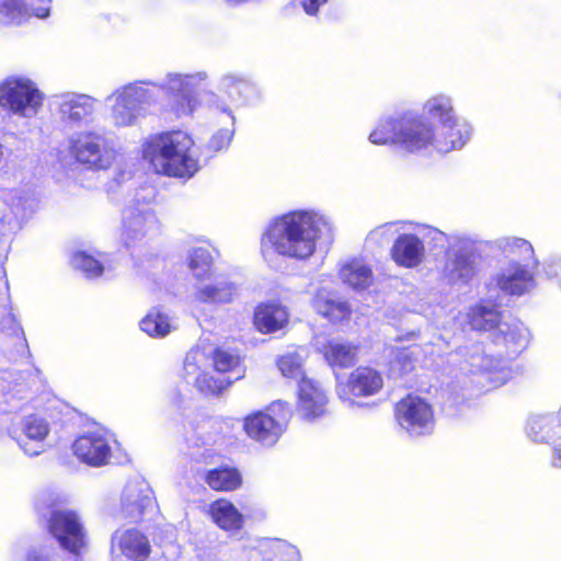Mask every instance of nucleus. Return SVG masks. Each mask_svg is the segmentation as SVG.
I'll list each match as a JSON object with an SVG mask.
<instances>
[{
	"mask_svg": "<svg viewBox=\"0 0 561 561\" xmlns=\"http://www.w3.org/2000/svg\"><path fill=\"white\" fill-rule=\"evenodd\" d=\"M262 236L263 252L272 250L297 261L310 259L320 242L333 239L332 219L319 209H297L271 220Z\"/></svg>",
	"mask_w": 561,
	"mask_h": 561,
	"instance_id": "1",
	"label": "nucleus"
},
{
	"mask_svg": "<svg viewBox=\"0 0 561 561\" xmlns=\"http://www.w3.org/2000/svg\"><path fill=\"white\" fill-rule=\"evenodd\" d=\"M141 152L157 174L191 179L199 169L194 140L182 130L149 136L141 145Z\"/></svg>",
	"mask_w": 561,
	"mask_h": 561,
	"instance_id": "2",
	"label": "nucleus"
},
{
	"mask_svg": "<svg viewBox=\"0 0 561 561\" xmlns=\"http://www.w3.org/2000/svg\"><path fill=\"white\" fill-rule=\"evenodd\" d=\"M154 87L152 81L138 80L115 89L106 98L111 124L117 129L138 125L158 102Z\"/></svg>",
	"mask_w": 561,
	"mask_h": 561,
	"instance_id": "3",
	"label": "nucleus"
},
{
	"mask_svg": "<svg viewBox=\"0 0 561 561\" xmlns=\"http://www.w3.org/2000/svg\"><path fill=\"white\" fill-rule=\"evenodd\" d=\"M154 198L156 190L153 187H142L124 209L121 238L127 248L135 247L159 232L160 221L151 206Z\"/></svg>",
	"mask_w": 561,
	"mask_h": 561,
	"instance_id": "4",
	"label": "nucleus"
},
{
	"mask_svg": "<svg viewBox=\"0 0 561 561\" xmlns=\"http://www.w3.org/2000/svg\"><path fill=\"white\" fill-rule=\"evenodd\" d=\"M70 156L93 171L107 170L118 159L119 151L112 138L99 129H83L68 138Z\"/></svg>",
	"mask_w": 561,
	"mask_h": 561,
	"instance_id": "5",
	"label": "nucleus"
},
{
	"mask_svg": "<svg viewBox=\"0 0 561 561\" xmlns=\"http://www.w3.org/2000/svg\"><path fill=\"white\" fill-rule=\"evenodd\" d=\"M47 529L70 561H83L88 548V534L80 515L72 510L55 508L47 518Z\"/></svg>",
	"mask_w": 561,
	"mask_h": 561,
	"instance_id": "6",
	"label": "nucleus"
},
{
	"mask_svg": "<svg viewBox=\"0 0 561 561\" xmlns=\"http://www.w3.org/2000/svg\"><path fill=\"white\" fill-rule=\"evenodd\" d=\"M44 94L30 78L12 76L0 84V106L12 114L32 118L43 106Z\"/></svg>",
	"mask_w": 561,
	"mask_h": 561,
	"instance_id": "7",
	"label": "nucleus"
},
{
	"mask_svg": "<svg viewBox=\"0 0 561 561\" xmlns=\"http://www.w3.org/2000/svg\"><path fill=\"white\" fill-rule=\"evenodd\" d=\"M290 415L287 402H272L265 411L248 415L243 421L247 435L265 446L274 445L285 431V424Z\"/></svg>",
	"mask_w": 561,
	"mask_h": 561,
	"instance_id": "8",
	"label": "nucleus"
},
{
	"mask_svg": "<svg viewBox=\"0 0 561 561\" xmlns=\"http://www.w3.org/2000/svg\"><path fill=\"white\" fill-rule=\"evenodd\" d=\"M205 72L180 73L169 72L160 82H152L156 87L154 93L165 92L173 100V110L179 115H190L198 106L195 95L196 88L205 81Z\"/></svg>",
	"mask_w": 561,
	"mask_h": 561,
	"instance_id": "9",
	"label": "nucleus"
},
{
	"mask_svg": "<svg viewBox=\"0 0 561 561\" xmlns=\"http://www.w3.org/2000/svg\"><path fill=\"white\" fill-rule=\"evenodd\" d=\"M400 428L412 438L428 436L435 428L433 407L423 398L408 396L401 399L394 409Z\"/></svg>",
	"mask_w": 561,
	"mask_h": 561,
	"instance_id": "10",
	"label": "nucleus"
},
{
	"mask_svg": "<svg viewBox=\"0 0 561 561\" xmlns=\"http://www.w3.org/2000/svg\"><path fill=\"white\" fill-rule=\"evenodd\" d=\"M383 388V376L374 367L359 366L345 380L337 381L336 394L348 407L357 404L356 399L378 394Z\"/></svg>",
	"mask_w": 561,
	"mask_h": 561,
	"instance_id": "11",
	"label": "nucleus"
},
{
	"mask_svg": "<svg viewBox=\"0 0 561 561\" xmlns=\"http://www.w3.org/2000/svg\"><path fill=\"white\" fill-rule=\"evenodd\" d=\"M210 366L209 352L201 346L192 348L184 358L183 378L205 394H216L226 389L231 380L215 378L207 371Z\"/></svg>",
	"mask_w": 561,
	"mask_h": 561,
	"instance_id": "12",
	"label": "nucleus"
},
{
	"mask_svg": "<svg viewBox=\"0 0 561 561\" xmlns=\"http://www.w3.org/2000/svg\"><path fill=\"white\" fill-rule=\"evenodd\" d=\"M219 88L221 94L208 92L205 95V102L218 124L233 126L236 124L233 106L238 101L236 94H241L249 84L237 76L226 75L220 79Z\"/></svg>",
	"mask_w": 561,
	"mask_h": 561,
	"instance_id": "13",
	"label": "nucleus"
},
{
	"mask_svg": "<svg viewBox=\"0 0 561 561\" xmlns=\"http://www.w3.org/2000/svg\"><path fill=\"white\" fill-rule=\"evenodd\" d=\"M151 553L148 537L137 528H118L110 541V556L112 561H146Z\"/></svg>",
	"mask_w": 561,
	"mask_h": 561,
	"instance_id": "14",
	"label": "nucleus"
},
{
	"mask_svg": "<svg viewBox=\"0 0 561 561\" xmlns=\"http://www.w3.org/2000/svg\"><path fill=\"white\" fill-rule=\"evenodd\" d=\"M99 101L88 94L67 92L55 96L60 121L77 127L93 121Z\"/></svg>",
	"mask_w": 561,
	"mask_h": 561,
	"instance_id": "15",
	"label": "nucleus"
},
{
	"mask_svg": "<svg viewBox=\"0 0 561 561\" xmlns=\"http://www.w3.org/2000/svg\"><path fill=\"white\" fill-rule=\"evenodd\" d=\"M399 146L409 152L434 149V124L407 113L399 117Z\"/></svg>",
	"mask_w": 561,
	"mask_h": 561,
	"instance_id": "16",
	"label": "nucleus"
},
{
	"mask_svg": "<svg viewBox=\"0 0 561 561\" xmlns=\"http://www.w3.org/2000/svg\"><path fill=\"white\" fill-rule=\"evenodd\" d=\"M453 247L459 248L450 255L444 266L443 276L449 284H467L477 274V265L472 253L473 242L468 238L453 237Z\"/></svg>",
	"mask_w": 561,
	"mask_h": 561,
	"instance_id": "17",
	"label": "nucleus"
},
{
	"mask_svg": "<svg viewBox=\"0 0 561 561\" xmlns=\"http://www.w3.org/2000/svg\"><path fill=\"white\" fill-rule=\"evenodd\" d=\"M156 510L152 490L144 480L129 481L122 494L121 517L139 522Z\"/></svg>",
	"mask_w": 561,
	"mask_h": 561,
	"instance_id": "18",
	"label": "nucleus"
},
{
	"mask_svg": "<svg viewBox=\"0 0 561 561\" xmlns=\"http://www.w3.org/2000/svg\"><path fill=\"white\" fill-rule=\"evenodd\" d=\"M463 370L480 375L490 387H500L507 382L512 376V369L503 359L485 355L479 346L467 357Z\"/></svg>",
	"mask_w": 561,
	"mask_h": 561,
	"instance_id": "19",
	"label": "nucleus"
},
{
	"mask_svg": "<svg viewBox=\"0 0 561 561\" xmlns=\"http://www.w3.org/2000/svg\"><path fill=\"white\" fill-rule=\"evenodd\" d=\"M329 398L321 383L314 379L302 377L298 381L297 411L307 421H314L328 412Z\"/></svg>",
	"mask_w": 561,
	"mask_h": 561,
	"instance_id": "20",
	"label": "nucleus"
},
{
	"mask_svg": "<svg viewBox=\"0 0 561 561\" xmlns=\"http://www.w3.org/2000/svg\"><path fill=\"white\" fill-rule=\"evenodd\" d=\"M536 266L537 265H533L531 261L517 262L512 260L505 267L497 272L492 279L501 291L507 295L520 296L534 287L533 270Z\"/></svg>",
	"mask_w": 561,
	"mask_h": 561,
	"instance_id": "21",
	"label": "nucleus"
},
{
	"mask_svg": "<svg viewBox=\"0 0 561 561\" xmlns=\"http://www.w3.org/2000/svg\"><path fill=\"white\" fill-rule=\"evenodd\" d=\"M110 440L111 436L105 430L89 431L75 440L73 453L81 461L100 467L111 457Z\"/></svg>",
	"mask_w": 561,
	"mask_h": 561,
	"instance_id": "22",
	"label": "nucleus"
},
{
	"mask_svg": "<svg viewBox=\"0 0 561 561\" xmlns=\"http://www.w3.org/2000/svg\"><path fill=\"white\" fill-rule=\"evenodd\" d=\"M472 131L471 124L461 117L434 126V149L442 153L459 150L470 140Z\"/></svg>",
	"mask_w": 561,
	"mask_h": 561,
	"instance_id": "23",
	"label": "nucleus"
},
{
	"mask_svg": "<svg viewBox=\"0 0 561 561\" xmlns=\"http://www.w3.org/2000/svg\"><path fill=\"white\" fill-rule=\"evenodd\" d=\"M493 342L500 356L515 357L528 345L529 331L517 320L501 322L493 332Z\"/></svg>",
	"mask_w": 561,
	"mask_h": 561,
	"instance_id": "24",
	"label": "nucleus"
},
{
	"mask_svg": "<svg viewBox=\"0 0 561 561\" xmlns=\"http://www.w3.org/2000/svg\"><path fill=\"white\" fill-rule=\"evenodd\" d=\"M49 424L38 415H28L21 422L22 435L18 443L28 456H38L45 450V439L49 434Z\"/></svg>",
	"mask_w": 561,
	"mask_h": 561,
	"instance_id": "25",
	"label": "nucleus"
},
{
	"mask_svg": "<svg viewBox=\"0 0 561 561\" xmlns=\"http://www.w3.org/2000/svg\"><path fill=\"white\" fill-rule=\"evenodd\" d=\"M49 13V7L37 1L0 0V22L3 24L20 25L32 16L45 19Z\"/></svg>",
	"mask_w": 561,
	"mask_h": 561,
	"instance_id": "26",
	"label": "nucleus"
},
{
	"mask_svg": "<svg viewBox=\"0 0 561 561\" xmlns=\"http://www.w3.org/2000/svg\"><path fill=\"white\" fill-rule=\"evenodd\" d=\"M390 255L397 265L413 268L423 262L425 247L417 236L402 233L393 242Z\"/></svg>",
	"mask_w": 561,
	"mask_h": 561,
	"instance_id": "27",
	"label": "nucleus"
},
{
	"mask_svg": "<svg viewBox=\"0 0 561 561\" xmlns=\"http://www.w3.org/2000/svg\"><path fill=\"white\" fill-rule=\"evenodd\" d=\"M289 320L287 308L276 301L261 304L255 308L253 323L261 333H274L285 328Z\"/></svg>",
	"mask_w": 561,
	"mask_h": 561,
	"instance_id": "28",
	"label": "nucleus"
},
{
	"mask_svg": "<svg viewBox=\"0 0 561 561\" xmlns=\"http://www.w3.org/2000/svg\"><path fill=\"white\" fill-rule=\"evenodd\" d=\"M208 514L211 520L226 533L237 534L243 528V515L226 499L211 502L208 507Z\"/></svg>",
	"mask_w": 561,
	"mask_h": 561,
	"instance_id": "29",
	"label": "nucleus"
},
{
	"mask_svg": "<svg viewBox=\"0 0 561 561\" xmlns=\"http://www.w3.org/2000/svg\"><path fill=\"white\" fill-rule=\"evenodd\" d=\"M238 293V286L224 276H216L211 282L196 288L195 298L206 304H229Z\"/></svg>",
	"mask_w": 561,
	"mask_h": 561,
	"instance_id": "30",
	"label": "nucleus"
},
{
	"mask_svg": "<svg viewBox=\"0 0 561 561\" xmlns=\"http://www.w3.org/2000/svg\"><path fill=\"white\" fill-rule=\"evenodd\" d=\"M313 309L331 322H339L350 316L348 305L334 293L320 288L312 299Z\"/></svg>",
	"mask_w": 561,
	"mask_h": 561,
	"instance_id": "31",
	"label": "nucleus"
},
{
	"mask_svg": "<svg viewBox=\"0 0 561 561\" xmlns=\"http://www.w3.org/2000/svg\"><path fill=\"white\" fill-rule=\"evenodd\" d=\"M319 351L331 367L346 368L356 362L358 346L347 341L332 339L323 344Z\"/></svg>",
	"mask_w": 561,
	"mask_h": 561,
	"instance_id": "32",
	"label": "nucleus"
},
{
	"mask_svg": "<svg viewBox=\"0 0 561 561\" xmlns=\"http://www.w3.org/2000/svg\"><path fill=\"white\" fill-rule=\"evenodd\" d=\"M422 111L426 118L435 123L434 126H439L459 117L453 96L443 92L427 98L422 105Z\"/></svg>",
	"mask_w": 561,
	"mask_h": 561,
	"instance_id": "33",
	"label": "nucleus"
},
{
	"mask_svg": "<svg viewBox=\"0 0 561 561\" xmlns=\"http://www.w3.org/2000/svg\"><path fill=\"white\" fill-rule=\"evenodd\" d=\"M339 276L344 284L356 290L366 289L373 283V271L362 259L342 262Z\"/></svg>",
	"mask_w": 561,
	"mask_h": 561,
	"instance_id": "34",
	"label": "nucleus"
},
{
	"mask_svg": "<svg viewBox=\"0 0 561 561\" xmlns=\"http://www.w3.org/2000/svg\"><path fill=\"white\" fill-rule=\"evenodd\" d=\"M140 330L150 337L162 339L178 329L175 320L160 308H151L139 321Z\"/></svg>",
	"mask_w": 561,
	"mask_h": 561,
	"instance_id": "35",
	"label": "nucleus"
},
{
	"mask_svg": "<svg viewBox=\"0 0 561 561\" xmlns=\"http://www.w3.org/2000/svg\"><path fill=\"white\" fill-rule=\"evenodd\" d=\"M526 433L534 442L552 445L561 435V427L549 415H535L528 420Z\"/></svg>",
	"mask_w": 561,
	"mask_h": 561,
	"instance_id": "36",
	"label": "nucleus"
},
{
	"mask_svg": "<svg viewBox=\"0 0 561 561\" xmlns=\"http://www.w3.org/2000/svg\"><path fill=\"white\" fill-rule=\"evenodd\" d=\"M205 482L215 491L229 492L241 486L242 477L236 468L220 467L208 470Z\"/></svg>",
	"mask_w": 561,
	"mask_h": 561,
	"instance_id": "37",
	"label": "nucleus"
},
{
	"mask_svg": "<svg viewBox=\"0 0 561 561\" xmlns=\"http://www.w3.org/2000/svg\"><path fill=\"white\" fill-rule=\"evenodd\" d=\"M494 248L502 251L507 256H516L517 262H538L534 256V249L530 242L517 237H501L494 241Z\"/></svg>",
	"mask_w": 561,
	"mask_h": 561,
	"instance_id": "38",
	"label": "nucleus"
},
{
	"mask_svg": "<svg viewBox=\"0 0 561 561\" xmlns=\"http://www.w3.org/2000/svg\"><path fill=\"white\" fill-rule=\"evenodd\" d=\"M420 345L412 347H390L389 350V369L391 374L402 376L412 371L415 367Z\"/></svg>",
	"mask_w": 561,
	"mask_h": 561,
	"instance_id": "39",
	"label": "nucleus"
},
{
	"mask_svg": "<svg viewBox=\"0 0 561 561\" xmlns=\"http://www.w3.org/2000/svg\"><path fill=\"white\" fill-rule=\"evenodd\" d=\"M368 140L373 145H398L399 146V117H382L370 131Z\"/></svg>",
	"mask_w": 561,
	"mask_h": 561,
	"instance_id": "40",
	"label": "nucleus"
},
{
	"mask_svg": "<svg viewBox=\"0 0 561 561\" xmlns=\"http://www.w3.org/2000/svg\"><path fill=\"white\" fill-rule=\"evenodd\" d=\"M469 322L474 330H497L500 313L494 306L477 305L468 313Z\"/></svg>",
	"mask_w": 561,
	"mask_h": 561,
	"instance_id": "41",
	"label": "nucleus"
},
{
	"mask_svg": "<svg viewBox=\"0 0 561 561\" xmlns=\"http://www.w3.org/2000/svg\"><path fill=\"white\" fill-rule=\"evenodd\" d=\"M306 358L307 353L302 348L287 352L278 358L277 367L284 377L300 380L306 377L304 373Z\"/></svg>",
	"mask_w": 561,
	"mask_h": 561,
	"instance_id": "42",
	"label": "nucleus"
},
{
	"mask_svg": "<svg viewBox=\"0 0 561 561\" xmlns=\"http://www.w3.org/2000/svg\"><path fill=\"white\" fill-rule=\"evenodd\" d=\"M214 256L208 247H197L192 249L188 254V265L194 276L202 278L209 274Z\"/></svg>",
	"mask_w": 561,
	"mask_h": 561,
	"instance_id": "43",
	"label": "nucleus"
},
{
	"mask_svg": "<svg viewBox=\"0 0 561 561\" xmlns=\"http://www.w3.org/2000/svg\"><path fill=\"white\" fill-rule=\"evenodd\" d=\"M71 265L90 278L100 276L106 270L101 261L85 252L75 253L71 259Z\"/></svg>",
	"mask_w": 561,
	"mask_h": 561,
	"instance_id": "44",
	"label": "nucleus"
},
{
	"mask_svg": "<svg viewBox=\"0 0 561 561\" xmlns=\"http://www.w3.org/2000/svg\"><path fill=\"white\" fill-rule=\"evenodd\" d=\"M213 365L217 371L227 373L239 367L240 358L230 352L217 350L214 352Z\"/></svg>",
	"mask_w": 561,
	"mask_h": 561,
	"instance_id": "45",
	"label": "nucleus"
},
{
	"mask_svg": "<svg viewBox=\"0 0 561 561\" xmlns=\"http://www.w3.org/2000/svg\"><path fill=\"white\" fill-rule=\"evenodd\" d=\"M25 561H60V556L54 546L42 545L31 548L26 553Z\"/></svg>",
	"mask_w": 561,
	"mask_h": 561,
	"instance_id": "46",
	"label": "nucleus"
},
{
	"mask_svg": "<svg viewBox=\"0 0 561 561\" xmlns=\"http://www.w3.org/2000/svg\"><path fill=\"white\" fill-rule=\"evenodd\" d=\"M234 135V125H222L210 138L209 148L215 151L227 149Z\"/></svg>",
	"mask_w": 561,
	"mask_h": 561,
	"instance_id": "47",
	"label": "nucleus"
},
{
	"mask_svg": "<svg viewBox=\"0 0 561 561\" xmlns=\"http://www.w3.org/2000/svg\"><path fill=\"white\" fill-rule=\"evenodd\" d=\"M271 548L275 553H278V554H282L285 557V559H283V561H300L299 550L295 546H291V545L287 543L286 541L275 540L272 543Z\"/></svg>",
	"mask_w": 561,
	"mask_h": 561,
	"instance_id": "48",
	"label": "nucleus"
},
{
	"mask_svg": "<svg viewBox=\"0 0 561 561\" xmlns=\"http://www.w3.org/2000/svg\"><path fill=\"white\" fill-rule=\"evenodd\" d=\"M328 0H301L304 11L309 15H316L321 5L327 3Z\"/></svg>",
	"mask_w": 561,
	"mask_h": 561,
	"instance_id": "49",
	"label": "nucleus"
},
{
	"mask_svg": "<svg viewBox=\"0 0 561 561\" xmlns=\"http://www.w3.org/2000/svg\"><path fill=\"white\" fill-rule=\"evenodd\" d=\"M392 227H393V224H391V222L381 225V226L377 227L376 229H374L373 231H370L369 238L375 239V240L382 238L391 232Z\"/></svg>",
	"mask_w": 561,
	"mask_h": 561,
	"instance_id": "50",
	"label": "nucleus"
},
{
	"mask_svg": "<svg viewBox=\"0 0 561 561\" xmlns=\"http://www.w3.org/2000/svg\"><path fill=\"white\" fill-rule=\"evenodd\" d=\"M552 446H553L552 465L554 467L561 468V435L554 440Z\"/></svg>",
	"mask_w": 561,
	"mask_h": 561,
	"instance_id": "51",
	"label": "nucleus"
},
{
	"mask_svg": "<svg viewBox=\"0 0 561 561\" xmlns=\"http://www.w3.org/2000/svg\"><path fill=\"white\" fill-rule=\"evenodd\" d=\"M5 321L10 324L11 334L21 335L23 334L22 328L15 322L13 316H8Z\"/></svg>",
	"mask_w": 561,
	"mask_h": 561,
	"instance_id": "52",
	"label": "nucleus"
},
{
	"mask_svg": "<svg viewBox=\"0 0 561 561\" xmlns=\"http://www.w3.org/2000/svg\"><path fill=\"white\" fill-rule=\"evenodd\" d=\"M426 230L428 231L427 236H430L436 242H443L445 239H447L446 234L437 229L427 228Z\"/></svg>",
	"mask_w": 561,
	"mask_h": 561,
	"instance_id": "53",
	"label": "nucleus"
},
{
	"mask_svg": "<svg viewBox=\"0 0 561 561\" xmlns=\"http://www.w3.org/2000/svg\"><path fill=\"white\" fill-rule=\"evenodd\" d=\"M417 337V333L415 331L409 332L405 336H399L397 341H412Z\"/></svg>",
	"mask_w": 561,
	"mask_h": 561,
	"instance_id": "54",
	"label": "nucleus"
},
{
	"mask_svg": "<svg viewBox=\"0 0 561 561\" xmlns=\"http://www.w3.org/2000/svg\"><path fill=\"white\" fill-rule=\"evenodd\" d=\"M36 1H37V2H41V3H43L44 5H47V7H49V8H50V3H51V1H53V0H36Z\"/></svg>",
	"mask_w": 561,
	"mask_h": 561,
	"instance_id": "55",
	"label": "nucleus"
},
{
	"mask_svg": "<svg viewBox=\"0 0 561 561\" xmlns=\"http://www.w3.org/2000/svg\"><path fill=\"white\" fill-rule=\"evenodd\" d=\"M3 272L0 270V278L2 277Z\"/></svg>",
	"mask_w": 561,
	"mask_h": 561,
	"instance_id": "56",
	"label": "nucleus"
}]
</instances>
